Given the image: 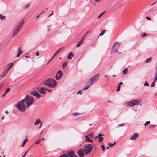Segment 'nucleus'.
Listing matches in <instances>:
<instances>
[{
    "label": "nucleus",
    "mask_w": 157,
    "mask_h": 157,
    "mask_svg": "<svg viewBox=\"0 0 157 157\" xmlns=\"http://www.w3.org/2000/svg\"><path fill=\"white\" fill-rule=\"evenodd\" d=\"M44 84L47 86L54 88L56 86L57 82L54 80L48 78L44 82Z\"/></svg>",
    "instance_id": "f257e3e1"
},
{
    "label": "nucleus",
    "mask_w": 157,
    "mask_h": 157,
    "mask_svg": "<svg viewBox=\"0 0 157 157\" xmlns=\"http://www.w3.org/2000/svg\"><path fill=\"white\" fill-rule=\"evenodd\" d=\"M25 100H22L21 102L17 103L15 105V107L18 108L21 112H24L26 110V107L25 104Z\"/></svg>",
    "instance_id": "f03ea898"
},
{
    "label": "nucleus",
    "mask_w": 157,
    "mask_h": 157,
    "mask_svg": "<svg viewBox=\"0 0 157 157\" xmlns=\"http://www.w3.org/2000/svg\"><path fill=\"white\" fill-rule=\"evenodd\" d=\"M93 148V146L91 144H85L84 147V151L85 154L87 155L90 154Z\"/></svg>",
    "instance_id": "7ed1b4c3"
},
{
    "label": "nucleus",
    "mask_w": 157,
    "mask_h": 157,
    "mask_svg": "<svg viewBox=\"0 0 157 157\" xmlns=\"http://www.w3.org/2000/svg\"><path fill=\"white\" fill-rule=\"evenodd\" d=\"M23 100H25V102H26L28 108L34 102L33 98L31 96L27 95L25 97V99H24Z\"/></svg>",
    "instance_id": "20e7f679"
},
{
    "label": "nucleus",
    "mask_w": 157,
    "mask_h": 157,
    "mask_svg": "<svg viewBox=\"0 0 157 157\" xmlns=\"http://www.w3.org/2000/svg\"><path fill=\"white\" fill-rule=\"evenodd\" d=\"M141 101L137 99H134L129 101L126 103V105L128 107H133L135 105H141Z\"/></svg>",
    "instance_id": "39448f33"
},
{
    "label": "nucleus",
    "mask_w": 157,
    "mask_h": 157,
    "mask_svg": "<svg viewBox=\"0 0 157 157\" xmlns=\"http://www.w3.org/2000/svg\"><path fill=\"white\" fill-rule=\"evenodd\" d=\"M100 76V74L98 73L96 74L94 77L90 78L88 81L90 83V85H92L94 82L98 80Z\"/></svg>",
    "instance_id": "423d86ee"
},
{
    "label": "nucleus",
    "mask_w": 157,
    "mask_h": 157,
    "mask_svg": "<svg viewBox=\"0 0 157 157\" xmlns=\"http://www.w3.org/2000/svg\"><path fill=\"white\" fill-rule=\"evenodd\" d=\"M120 44L117 42H116L114 44V45H113L112 47V53H114L115 52H117L118 54H120L119 53H118L117 50L119 47Z\"/></svg>",
    "instance_id": "0eeeda50"
},
{
    "label": "nucleus",
    "mask_w": 157,
    "mask_h": 157,
    "mask_svg": "<svg viewBox=\"0 0 157 157\" xmlns=\"http://www.w3.org/2000/svg\"><path fill=\"white\" fill-rule=\"evenodd\" d=\"M63 73L60 70H59L57 72L56 76V78L57 80H59L62 77L63 75Z\"/></svg>",
    "instance_id": "6e6552de"
},
{
    "label": "nucleus",
    "mask_w": 157,
    "mask_h": 157,
    "mask_svg": "<svg viewBox=\"0 0 157 157\" xmlns=\"http://www.w3.org/2000/svg\"><path fill=\"white\" fill-rule=\"evenodd\" d=\"M47 88L44 87H39L37 89L38 91L42 94H44L45 93V91H47Z\"/></svg>",
    "instance_id": "1a4fd4ad"
},
{
    "label": "nucleus",
    "mask_w": 157,
    "mask_h": 157,
    "mask_svg": "<svg viewBox=\"0 0 157 157\" xmlns=\"http://www.w3.org/2000/svg\"><path fill=\"white\" fill-rule=\"evenodd\" d=\"M83 151L84 149L83 150L82 148H80L78 151V154L80 157H84V156Z\"/></svg>",
    "instance_id": "9d476101"
},
{
    "label": "nucleus",
    "mask_w": 157,
    "mask_h": 157,
    "mask_svg": "<svg viewBox=\"0 0 157 157\" xmlns=\"http://www.w3.org/2000/svg\"><path fill=\"white\" fill-rule=\"evenodd\" d=\"M30 94L36 96L38 98H40L41 95L36 91H32L30 92Z\"/></svg>",
    "instance_id": "9b49d317"
},
{
    "label": "nucleus",
    "mask_w": 157,
    "mask_h": 157,
    "mask_svg": "<svg viewBox=\"0 0 157 157\" xmlns=\"http://www.w3.org/2000/svg\"><path fill=\"white\" fill-rule=\"evenodd\" d=\"M24 21L23 20H22L21 22L18 24V25L16 27V28L18 29L20 31V30L22 28V25L24 23Z\"/></svg>",
    "instance_id": "f8f14e48"
},
{
    "label": "nucleus",
    "mask_w": 157,
    "mask_h": 157,
    "mask_svg": "<svg viewBox=\"0 0 157 157\" xmlns=\"http://www.w3.org/2000/svg\"><path fill=\"white\" fill-rule=\"evenodd\" d=\"M138 134L137 133H135L132 136L130 137V139L132 140H135L138 137Z\"/></svg>",
    "instance_id": "ddd939ff"
},
{
    "label": "nucleus",
    "mask_w": 157,
    "mask_h": 157,
    "mask_svg": "<svg viewBox=\"0 0 157 157\" xmlns=\"http://www.w3.org/2000/svg\"><path fill=\"white\" fill-rule=\"evenodd\" d=\"M69 157H78L77 156L75 155L74 152L73 150L69 151Z\"/></svg>",
    "instance_id": "4468645a"
},
{
    "label": "nucleus",
    "mask_w": 157,
    "mask_h": 157,
    "mask_svg": "<svg viewBox=\"0 0 157 157\" xmlns=\"http://www.w3.org/2000/svg\"><path fill=\"white\" fill-rule=\"evenodd\" d=\"M13 63H10L9 64H8L6 66V67L7 68L6 69V70L7 71H9V70L12 68V67H13Z\"/></svg>",
    "instance_id": "2eb2a0df"
},
{
    "label": "nucleus",
    "mask_w": 157,
    "mask_h": 157,
    "mask_svg": "<svg viewBox=\"0 0 157 157\" xmlns=\"http://www.w3.org/2000/svg\"><path fill=\"white\" fill-rule=\"evenodd\" d=\"M19 31H20L18 29H17L16 28H15V29L14 30L13 32L12 35V36L13 37L16 36L17 35V34L18 33Z\"/></svg>",
    "instance_id": "dca6fc26"
},
{
    "label": "nucleus",
    "mask_w": 157,
    "mask_h": 157,
    "mask_svg": "<svg viewBox=\"0 0 157 157\" xmlns=\"http://www.w3.org/2000/svg\"><path fill=\"white\" fill-rule=\"evenodd\" d=\"M91 85H90V83L87 81V83H86L85 85V86H86V87L84 88H83V90H86Z\"/></svg>",
    "instance_id": "f3484780"
},
{
    "label": "nucleus",
    "mask_w": 157,
    "mask_h": 157,
    "mask_svg": "<svg viewBox=\"0 0 157 157\" xmlns=\"http://www.w3.org/2000/svg\"><path fill=\"white\" fill-rule=\"evenodd\" d=\"M85 138L86 139V142H90L93 143V141L90 140L89 138V137L87 135H86L85 136Z\"/></svg>",
    "instance_id": "a211bd4d"
},
{
    "label": "nucleus",
    "mask_w": 157,
    "mask_h": 157,
    "mask_svg": "<svg viewBox=\"0 0 157 157\" xmlns=\"http://www.w3.org/2000/svg\"><path fill=\"white\" fill-rule=\"evenodd\" d=\"M8 72V71L6 70L4 71L1 75V76L2 77H4L6 75Z\"/></svg>",
    "instance_id": "6ab92c4d"
},
{
    "label": "nucleus",
    "mask_w": 157,
    "mask_h": 157,
    "mask_svg": "<svg viewBox=\"0 0 157 157\" xmlns=\"http://www.w3.org/2000/svg\"><path fill=\"white\" fill-rule=\"evenodd\" d=\"M41 120L39 119H37L35 123H34V125H38V124H39L40 122H41Z\"/></svg>",
    "instance_id": "aec40b11"
},
{
    "label": "nucleus",
    "mask_w": 157,
    "mask_h": 157,
    "mask_svg": "<svg viewBox=\"0 0 157 157\" xmlns=\"http://www.w3.org/2000/svg\"><path fill=\"white\" fill-rule=\"evenodd\" d=\"M83 40L84 39L82 38L79 41V42L78 43V44H77L76 45L77 47H78L80 46V45L82 43Z\"/></svg>",
    "instance_id": "412c9836"
},
{
    "label": "nucleus",
    "mask_w": 157,
    "mask_h": 157,
    "mask_svg": "<svg viewBox=\"0 0 157 157\" xmlns=\"http://www.w3.org/2000/svg\"><path fill=\"white\" fill-rule=\"evenodd\" d=\"M64 48V47H62L59 49L56 52V53L57 54H58L59 52H60Z\"/></svg>",
    "instance_id": "4be33fe9"
},
{
    "label": "nucleus",
    "mask_w": 157,
    "mask_h": 157,
    "mask_svg": "<svg viewBox=\"0 0 157 157\" xmlns=\"http://www.w3.org/2000/svg\"><path fill=\"white\" fill-rule=\"evenodd\" d=\"M28 140V139L26 137V139L24 140L23 142V143L22 144V146H21V147H23L25 145V144L27 142Z\"/></svg>",
    "instance_id": "5701e85b"
},
{
    "label": "nucleus",
    "mask_w": 157,
    "mask_h": 157,
    "mask_svg": "<svg viewBox=\"0 0 157 157\" xmlns=\"http://www.w3.org/2000/svg\"><path fill=\"white\" fill-rule=\"evenodd\" d=\"M74 56L72 52L69 53V60L72 59V57H74Z\"/></svg>",
    "instance_id": "b1692460"
},
{
    "label": "nucleus",
    "mask_w": 157,
    "mask_h": 157,
    "mask_svg": "<svg viewBox=\"0 0 157 157\" xmlns=\"http://www.w3.org/2000/svg\"><path fill=\"white\" fill-rule=\"evenodd\" d=\"M68 64V62H65L62 65V67L63 68L65 67Z\"/></svg>",
    "instance_id": "393cba45"
},
{
    "label": "nucleus",
    "mask_w": 157,
    "mask_h": 157,
    "mask_svg": "<svg viewBox=\"0 0 157 157\" xmlns=\"http://www.w3.org/2000/svg\"><path fill=\"white\" fill-rule=\"evenodd\" d=\"M151 57H150L149 58H148V59H147L146 60H145L144 61V62L146 63H148V62L150 61H151Z\"/></svg>",
    "instance_id": "a878e982"
},
{
    "label": "nucleus",
    "mask_w": 157,
    "mask_h": 157,
    "mask_svg": "<svg viewBox=\"0 0 157 157\" xmlns=\"http://www.w3.org/2000/svg\"><path fill=\"white\" fill-rule=\"evenodd\" d=\"M69 155V152L67 153V154H64L62 155H61L59 157H68V155Z\"/></svg>",
    "instance_id": "bb28decb"
},
{
    "label": "nucleus",
    "mask_w": 157,
    "mask_h": 157,
    "mask_svg": "<svg viewBox=\"0 0 157 157\" xmlns=\"http://www.w3.org/2000/svg\"><path fill=\"white\" fill-rule=\"evenodd\" d=\"M18 53H20L21 54L22 53L23 51H22L21 48L20 47H19L18 48Z\"/></svg>",
    "instance_id": "cd10ccee"
},
{
    "label": "nucleus",
    "mask_w": 157,
    "mask_h": 157,
    "mask_svg": "<svg viewBox=\"0 0 157 157\" xmlns=\"http://www.w3.org/2000/svg\"><path fill=\"white\" fill-rule=\"evenodd\" d=\"M154 80L156 81L157 80V72H155L154 74Z\"/></svg>",
    "instance_id": "c85d7f7f"
},
{
    "label": "nucleus",
    "mask_w": 157,
    "mask_h": 157,
    "mask_svg": "<svg viewBox=\"0 0 157 157\" xmlns=\"http://www.w3.org/2000/svg\"><path fill=\"white\" fill-rule=\"evenodd\" d=\"M103 140V138L101 136H100L98 138V141L99 142H101Z\"/></svg>",
    "instance_id": "c756f323"
},
{
    "label": "nucleus",
    "mask_w": 157,
    "mask_h": 157,
    "mask_svg": "<svg viewBox=\"0 0 157 157\" xmlns=\"http://www.w3.org/2000/svg\"><path fill=\"white\" fill-rule=\"evenodd\" d=\"M6 17L5 16L2 15L0 14V18L1 20H3L5 19Z\"/></svg>",
    "instance_id": "7c9ffc66"
},
{
    "label": "nucleus",
    "mask_w": 157,
    "mask_h": 157,
    "mask_svg": "<svg viewBox=\"0 0 157 157\" xmlns=\"http://www.w3.org/2000/svg\"><path fill=\"white\" fill-rule=\"evenodd\" d=\"M128 69L127 68H125L123 71V73L124 74H125L127 73Z\"/></svg>",
    "instance_id": "2f4dec72"
},
{
    "label": "nucleus",
    "mask_w": 157,
    "mask_h": 157,
    "mask_svg": "<svg viewBox=\"0 0 157 157\" xmlns=\"http://www.w3.org/2000/svg\"><path fill=\"white\" fill-rule=\"evenodd\" d=\"M115 141L113 143H108V145L110 147H112L113 145L115 144Z\"/></svg>",
    "instance_id": "473e14b6"
},
{
    "label": "nucleus",
    "mask_w": 157,
    "mask_h": 157,
    "mask_svg": "<svg viewBox=\"0 0 157 157\" xmlns=\"http://www.w3.org/2000/svg\"><path fill=\"white\" fill-rule=\"evenodd\" d=\"M105 31H106L105 30H103L99 34V36H102L105 32Z\"/></svg>",
    "instance_id": "72a5a7b5"
},
{
    "label": "nucleus",
    "mask_w": 157,
    "mask_h": 157,
    "mask_svg": "<svg viewBox=\"0 0 157 157\" xmlns=\"http://www.w3.org/2000/svg\"><path fill=\"white\" fill-rule=\"evenodd\" d=\"M90 32V31H87L86 33L85 34V35H84V36H83V37L82 38H83V39H84L85 37H86V36H87V34L88 33H89Z\"/></svg>",
    "instance_id": "f704fd0d"
},
{
    "label": "nucleus",
    "mask_w": 157,
    "mask_h": 157,
    "mask_svg": "<svg viewBox=\"0 0 157 157\" xmlns=\"http://www.w3.org/2000/svg\"><path fill=\"white\" fill-rule=\"evenodd\" d=\"M150 121H147V122H146L144 124L145 127H146V125L149 124H150Z\"/></svg>",
    "instance_id": "c9c22d12"
},
{
    "label": "nucleus",
    "mask_w": 157,
    "mask_h": 157,
    "mask_svg": "<svg viewBox=\"0 0 157 157\" xmlns=\"http://www.w3.org/2000/svg\"><path fill=\"white\" fill-rule=\"evenodd\" d=\"M103 135L101 133L99 134L98 135L95 137V138H99L100 136H103Z\"/></svg>",
    "instance_id": "e433bc0d"
},
{
    "label": "nucleus",
    "mask_w": 157,
    "mask_h": 157,
    "mask_svg": "<svg viewBox=\"0 0 157 157\" xmlns=\"http://www.w3.org/2000/svg\"><path fill=\"white\" fill-rule=\"evenodd\" d=\"M155 126V125H150L149 126V128L150 129H153L154 128V127Z\"/></svg>",
    "instance_id": "4c0bfd02"
},
{
    "label": "nucleus",
    "mask_w": 157,
    "mask_h": 157,
    "mask_svg": "<svg viewBox=\"0 0 157 157\" xmlns=\"http://www.w3.org/2000/svg\"><path fill=\"white\" fill-rule=\"evenodd\" d=\"M101 149H102V150L103 151H104L105 149V146L104 145H102L101 146ZM103 152H104V151H103Z\"/></svg>",
    "instance_id": "58836bf2"
},
{
    "label": "nucleus",
    "mask_w": 157,
    "mask_h": 157,
    "mask_svg": "<svg viewBox=\"0 0 157 157\" xmlns=\"http://www.w3.org/2000/svg\"><path fill=\"white\" fill-rule=\"evenodd\" d=\"M30 6V5L29 4H28L27 5H26L25 7V9H28L29 8Z\"/></svg>",
    "instance_id": "ea45409f"
},
{
    "label": "nucleus",
    "mask_w": 157,
    "mask_h": 157,
    "mask_svg": "<svg viewBox=\"0 0 157 157\" xmlns=\"http://www.w3.org/2000/svg\"><path fill=\"white\" fill-rule=\"evenodd\" d=\"M147 35V34L145 33H143V34L141 35V36L142 37H144Z\"/></svg>",
    "instance_id": "a19ab883"
},
{
    "label": "nucleus",
    "mask_w": 157,
    "mask_h": 157,
    "mask_svg": "<svg viewBox=\"0 0 157 157\" xmlns=\"http://www.w3.org/2000/svg\"><path fill=\"white\" fill-rule=\"evenodd\" d=\"M155 80L151 84V86L152 87H153L155 85Z\"/></svg>",
    "instance_id": "79ce46f5"
},
{
    "label": "nucleus",
    "mask_w": 157,
    "mask_h": 157,
    "mask_svg": "<svg viewBox=\"0 0 157 157\" xmlns=\"http://www.w3.org/2000/svg\"><path fill=\"white\" fill-rule=\"evenodd\" d=\"M144 85L145 86H149V84L147 82H146L144 84Z\"/></svg>",
    "instance_id": "37998d69"
},
{
    "label": "nucleus",
    "mask_w": 157,
    "mask_h": 157,
    "mask_svg": "<svg viewBox=\"0 0 157 157\" xmlns=\"http://www.w3.org/2000/svg\"><path fill=\"white\" fill-rule=\"evenodd\" d=\"M105 12V11H104L98 17V18H100L101 16H102Z\"/></svg>",
    "instance_id": "c03bdc74"
},
{
    "label": "nucleus",
    "mask_w": 157,
    "mask_h": 157,
    "mask_svg": "<svg viewBox=\"0 0 157 157\" xmlns=\"http://www.w3.org/2000/svg\"><path fill=\"white\" fill-rule=\"evenodd\" d=\"M10 89L9 88H8L5 92V94H6L9 91Z\"/></svg>",
    "instance_id": "a18cd8bd"
},
{
    "label": "nucleus",
    "mask_w": 157,
    "mask_h": 157,
    "mask_svg": "<svg viewBox=\"0 0 157 157\" xmlns=\"http://www.w3.org/2000/svg\"><path fill=\"white\" fill-rule=\"evenodd\" d=\"M78 114H79V113H78L75 112V113H72V114L73 115L76 116V115H78Z\"/></svg>",
    "instance_id": "49530a36"
},
{
    "label": "nucleus",
    "mask_w": 157,
    "mask_h": 157,
    "mask_svg": "<svg viewBox=\"0 0 157 157\" xmlns=\"http://www.w3.org/2000/svg\"><path fill=\"white\" fill-rule=\"evenodd\" d=\"M41 139H40L39 140L37 141L36 142V144H39L40 143V141H41Z\"/></svg>",
    "instance_id": "de8ad7c7"
},
{
    "label": "nucleus",
    "mask_w": 157,
    "mask_h": 157,
    "mask_svg": "<svg viewBox=\"0 0 157 157\" xmlns=\"http://www.w3.org/2000/svg\"><path fill=\"white\" fill-rule=\"evenodd\" d=\"M57 54L56 53H55L53 55V56H52V58H51L52 59L53 58H54V57L56 55H57Z\"/></svg>",
    "instance_id": "09e8293b"
},
{
    "label": "nucleus",
    "mask_w": 157,
    "mask_h": 157,
    "mask_svg": "<svg viewBox=\"0 0 157 157\" xmlns=\"http://www.w3.org/2000/svg\"><path fill=\"white\" fill-rule=\"evenodd\" d=\"M124 123H122L121 124H119L118 126L119 127L123 126L124 125Z\"/></svg>",
    "instance_id": "8fccbe9b"
},
{
    "label": "nucleus",
    "mask_w": 157,
    "mask_h": 157,
    "mask_svg": "<svg viewBox=\"0 0 157 157\" xmlns=\"http://www.w3.org/2000/svg\"><path fill=\"white\" fill-rule=\"evenodd\" d=\"M120 87H120V86H118L117 90V91H119L120 90Z\"/></svg>",
    "instance_id": "3c124183"
},
{
    "label": "nucleus",
    "mask_w": 157,
    "mask_h": 157,
    "mask_svg": "<svg viewBox=\"0 0 157 157\" xmlns=\"http://www.w3.org/2000/svg\"><path fill=\"white\" fill-rule=\"evenodd\" d=\"M36 56H38L39 55V53L38 52H37L36 53Z\"/></svg>",
    "instance_id": "603ef678"
},
{
    "label": "nucleus",
    "mask_w": 157,
    "mask_h": 157,
    "mask_svg": "<svg viewBox=\"0 0 157 157\" xmlns=\"http://www.w3.org/2000/svg\"><path fill=\"white\" fill-rule=\"evenodd\" d=\"M146 18L148 20H150L151 19V18L149 17L148 16H147L146 17Z\"/></svg>",
    "instance_id": "864d4df0"
},
{
    "label": "nucleus",
    "mask_w": 157,
    "mask_h": 157,
    "mask_svg": "<svg viewBox=\"0 0 157 157\" xmlns=\"http://www.w3.org/2000/svg\"><path fill=\"white\" fill-rule=\"evenodd\" d=\"M28 150H27L25 152V153L24 154V155H23L22 157H25L26 155V154L27 152V151H28Z\"/></svg>",
    "instance_id": "5fc2aeb1"
},
{
    "label": "nucleus",
    "mask_w": 157,
    "mask_h": 157,
    "mask_svg": "<svg viewBox=\"0 0 157 157\" xmlns=\"http://www.w3.org/2000/svg\"><path fill=\"white\" fill-rule=\"evenodd\" d=\"M52 59H51L48 61V62L47 63H46V64L47 65L52 60Z\"/></svg>",
    "instance_id": "6e6d98bb"
},
{
    "label": "nucleus",
    "mask_w": 157,
    "mask_h": 157,
    "mask_svg": "<svg viewBox=\"0 0 157 157\" xmlns=\"http://www.w3.org/2000/svg\"><path fill=\"white\" fill-rule=\"evenodd\" d=\"M53 14V12L52 11V13H51V14H50L48 16V17H50V16H51Z\"/></svg>",
    "instance_id": "4d7b16f0"
},
{
    "label": "nucleus",
    "mask_w": 157,
    "mask_h": 157,
    "mask_svg": "<svg viewBox=\"0 0 157 157\" xmlns=\"http://www.w3.org/2000/svg\"><path fill=\"white\" fill-rule=\"evenodd\" d=\"M21 54L20 53H18V54H17V58H18L19 57L20 55Z\"/></svg>",
    "instance_id": "13d9d810"
},
{
    "label": "nucleus",
    "mask_w": 157,
    "mask_h": 157,
    "mask_svg": "<svg viewBox=\"0 0 157 157\" xmlns=\"http://www.w3.org/2000/svg\"><path fill=\"white\" fill-rule=\"evenodd\" d=\"M42 123H43V122H41V124H40V126H39V128H41V126L42 125Z\"/></svg>",
    "instance_id": "bf43d9fd"
},
{
    "label": "nucleus",
    "mask_w": 157,
    "mask_h": 157,
    "mask_svg": "<svg viewBox=\"0 0 157 157\" xmlns=\"http://www.w3.org/2000/svg\"><path fill=\"white\" fill-rule=\"evenodd\" d=\"M51 28H49L48 29V32H49L51 31Z\"/></svg>",
    "instance_id": "052dcab7"
},
{
    "label": "nucleus",
    "mask_w": 157,
    "mask_h": 157,
    "mask_svg": "<svg viewBox=\"0 0 157 157\" xmlns=\"http://www.w3.org/2000/svg\"><path fill=\"white\" fill-rule=\"evenodd\" d=\"M101 0H95V2H98L100 1Z\"/></svg>",
    "instance_id": "680f3d73"
},
{
    "label": "nucleus",
    "mask_w": 157,
    "mask_h": 157,
    "mask_svg": "<svg viewBox=\"0 0 157 157\" xmlns=\"http://www.w3.org/2000/svg\"><path fill=\"white\" fill-rule=\"evenodd\" d=\"M122 84H123L122 82H120V83H119V85H118V86H120V85H122Z\"/></svg>",
    "instance_id": "e2e57ef3"
},
{
    "label": "nucleus",
    "mask_w": 157,
    "mask_h": 157,
    "mask_svg": "<svg viewBox=\"0 0 157 157\" xmlns=\"http://www.w3.org/2000/svg\"><path fill=\"white\" fill-rule=\"evenodd\" d=\"M155 3H156V2H154V3H153V4H151V6H152V5H154V4H155Z\"/></svg>",
    "instance_id": "0e129e2a"
},
{
    "label": "nucleus",
    "mask_w": 157,
    "mask_h": 157,
    "mask_svg": "<svg viewBox=\"0 0 157 157\" xmlns=\"http://www.w3.org/2000/svg\"><path fill=\"white\" fill-rule=\"evenodd\" d=\"M5 113H6V114H8V112L7 111H5Z\"/></svg>",
    "instance_id": "69168bd1"
},
{
    "label": "nucleus",
    "mask_w": 157,
    "mask_h": 157,
    "mask_svg": "<svg viewBox=\"0 0 157 157\" xmlns=\"http://www.w3.org/2000/svg\"><path fill=\"white\" fill-rule=\"evenodd\" d=\"M2 85H0V89L2 87Z\"/></svg>",
    "instance_id": "338daca9"
},
{
    "label": "nucleus",
    "mask_w": 157,
    "mask_h": 157,
    "mask_svg": "<svg viewBox=\"0 0 157 157\" xmlns=\"http://www.w3.org/2000/svg\"><path fill=\"white\" fill-rule=\"evenodd\" d=\"M25 57L26 58H29V57L28 56H25Z\"/></svg>",
    "instance_id": "774afa93"
}]
</instances>
